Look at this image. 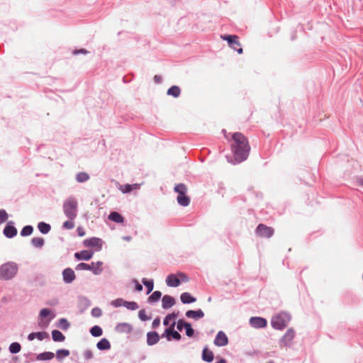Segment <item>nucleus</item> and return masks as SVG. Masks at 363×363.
<instances>
[{"label":"nucleus","mask_w":363,"mask_h":363,"mask_svg":"<svg viewBox=\"0 0 363 363\" xmlns=\"http://www.w3.org/2000/svg\"><path fill=\"white\" fill-rule=\"evenodd\" d=\"M232 139L233 143L231 146L235 160L237 162L245 161L250 150L247 138L242 133L238 132L232 135Z\"/></svg>","instance_id":"obj_1"},{"label":"nucleus","mask_w":363,"mask_h":363,"mask_svg":"<svg viewBox=\"0 0 363 363\" xmlns=\"http://www.w3.org/2000/svg\"><path fill=\"white\" fill-rule=\"evenodd\" d=\"M18 269V264L13 261H9L2 264L0 266V280H12L16 277Z\"/></svg>","instance_id":"obj_2"},{"label":"nucleus","mask_w":363,"mask_h":363,"mask_svg":"<svg viewBox=\"0 0 363 363\" xmlns=\"http://www.w3.org/2000/svg\"><path fill=\"white\" fill-rule=\"evenodd\" d=\"M78 202L74 196L68 197L63 203V212L66 217L74 220L77 216Z\"/></svg>","instance_id":"obj_3"},{"label":"nucleus","mask_w":363,"mask_h":363,"mask_svg":"<svg viewBox=\"0 0 363 363\" xmlns=\"http://www.w3.org/2000/svg\"><path fill=\"white\" fill-rule=\"evenodd\" d=\"M290 320V315L282 312L272 317L271 324L274 329L282 330L288 325Z\"/></svg>","instance_id":"obj_4"},{"label":"nucleus","mask_w":363,"mask_h":363,"mask_svg":"<svg viewBox=\"0 0 363 363\" xmlns=\"http://www.w3.org/2000/svg\"><path fill=\"white\" fill-rule=\"evenodd\" d=\"M55 314L52 313L48 308H43L39 313L38 324L40 328L48 327L50 321L55 318Z\"/></svg>","instance_id":"obj_5"},{"label":"nucleus","mask_w":363,"mask_h":363,"mask_svg":"<svg viewBox=\"0 0 363 363\" xmlns=\"http://www.w3.org/2000/svg\"><path fill=\"white\" fill-rule=\"evenodd\" d=\"M102 264H103V262L101 261H98L96 263L91 262V264H86L84 262H81L76 266L75 269L77 271H80V270L91 271L94 274L99 275L103 271V269L101 267Z\"/></svg>","instance_id":"obj_6"},{"label":"nucleus","mask_w":363,"mask_h":363,"mask_svg":"<svg viewBox=\"0 0 363 363\" xmlns=\"http://www.w3.org/2000/svg\"><path fill=\"white\" fill-rule=\"evenodd\" d=\"M295 336V332L292 328H289L284 335L279 340V346L281 347H289L291 345L292 340H294Z\"/></svg>","instance_id":"obj_7"},{"label":"nucleus","mask_w":363,"mask_h":363,"mask_svg":"<svg viewBox=\"0 0 363 363\" xmlns=\"http://www.w3.org/2000/svg\"><path fill=\"white\" fill-rule=\"evenodd\" d=\"M256 233L264 238H271L274 234V229L264 224H259L256 228Z\"/></svg>","instance_id":"obj_8"},{"label":"nucleus","mask_w":363,"mask_h":363,"mask_svg":"<svg viewBox=\"0 0 363 363\" xmlns=\"http://www.w3.org/2000/svg\"><path fill=\"white\" fill-rule=\"evenodd\" d=\"M174 325L175 322H173L170 327L164 330V333L162 335V337H166L168 341H170L172 338L176 340H179L182 336L177 331L174 330Z\"/></svg>","instance_id":"obj_9"},{"label":"nucleus","mask_w":363,"mask_h":363,"mask_svg":"<svg viewBox=\"0 0 363 363\" xmlns=\"http://www.w3.org/2000/svg\"><path fill=\"white\" fill-rule=\"evenodd\" d=\"M84 245L88 247H96V250L99 251L102 248V240L98 238H91L84 241Z\"/></svg>","instance_id":"obj_10"},{"label":"nucleus","mask_w":363,"mask_h":363,"mask_svg":"<svg viewBox=\"0 0 363 363\" xmlns=\"http://www.w3.org/2000/svg\"><path fill=\"white\" fill-rule=\"evenodd\" d=\"M250 324L255 328H264L267 325V321L265 318L261 317H252L250 319Z\"/></svg>","instance_id":"obj_11"},{"label":"nucleus","mask_w":363,"mask_h":363,"mask_svg":"<svg viewBox=\"0 0 363 363\" xmlns=\"http://www.w3.org/2000/svg\"><path fill=\"white\" fill-rule=\"evenodd\" d=\"M4 235L8 238H12L17 235V229L13 221H9L4 229Z\"/></svg>","instance_id":"obj_12"},{"label":"nucleus","mask_w":363,"mask_h":363,"mask_svg":"<svg viewBox=\"0 0 363 363\" xmlns=\"http://www.w3.org/2000/svg\"><path fill=\"white\" fill-rule=\"evenodd\" d=\"M214 344L218 347H224L228 344V338L223 331H219L214 340Z\"/></svg>","instance_id":"obj_13"},{"label":"nucleus","mask_w":363,"mask_h":363,"mask_svg":"<svg viewBox=\"0 0 363 363\" xmlns=\"http://www.w3.org/2000/svg\"><path fill=\"white\" fill-rule=\"evenodd\" d=\"M63 281L67 284L72 283L76 278L74 272L71 268H66L62 272Z\"/></svg>","instance_id":"obj_14"},{"label":"nucleus","mask_w":363,"mask_h":363,"mask_svg":"<svg viewBox=\"0 0 363 363\" xmlns=\"http://www.w3.org/2000/svg\"><path fill=\"white\" fill-rule=\"evenodd\" d=\"M166 283L168 286L177 287L180 285L181 280L177 277V275L170 274L166 278Z\"/></svg>","instance_id":"obj_15"},{"label":"nucleus","mask_w":363,"mask_h":363,"mask_svg":"<svg viewBox=\"0 0 363 363\" xmlns=\"http://www.w3.org/2000/svg\"><path fill=\"white\" fill-rule=\"evenodd\" d=\"M94 252L89 250H82L79 252H76L74 257L79 260H89L92 258Z\"/></svg>","instance_id":"obj_16"},{"label":"nucleus","mask_w":363,"mask_h":363,"mask_svg":"<svg viewBox=\"0 0 363 363\" xmlns=\"http://www.w3.org/2000/svg\"><path fill=\"white\" fill-rule=\"evenodd\" d=\"M160 340L159 335L157 332H149L147 334V344L150 346L154 345L158 342Z\"/></svg>","instance_id":"obj_17"},{"label":"nucleus","mask_w":363,"mask_h":363,"mask_svg":"<svg viewBox=\"0 0 363 363\" xmlns=\"http://www.w3.org/2000/svg\"><path fill=\"white\" fill-rule=\"evenodd\" d=\"M186 316L189 318L199 320L204 316V313L201 309L197 311L189 310L186 312Z\"/></svg>","instance_id":"obj_18"},{"label":"nucleus","mask_w":363,"mask_h":363,"mask_svg":"<svg viewBox=\"0 0 363 363\" xmlns=\"http://www.w3.org/2000/svg\"><path fill=\"white\" fill-rule=\"evenodd\" d=\"M162 308L164 309L169 308L175 303L174 298L169 295H164L162 300Z\"/></svg>","instance_id":"obj_19"},{"label":"nucleus","mask_w":363,"mask_h":363,"mask_svg":"<svg viewBox=\"0 0 363 363\" xmlns=\"http://www.w3.org/2000/svg\"><path fill=\"white\" fill-rule=\"evenodd\" d=\"M115 329H116V330L118 333H130L132 331L133 327L129 323H122L118 324L116 326Z\"/></svg>","instance_id":"obj_20"},{"label":"nucleus","mask_w":363,"mask_h":363,"mask_svg":"<svg viewBox=\"0 0 363 363\" xmlns=\"http://www.w3.org/2000/svg\"><path fill=\"white\" fill-rule=\"evenodd\" d=\"M55 354L52 352H44L40 354H39L36 359L38 361H47L50 360L52 358H54Z\"/></svg>","instance_id":"obj_21"},{"label":"nucleus","mask_w":363,"mask_h":363,"mask_svg":"<svg viewBox=\"0 0 363 363\" xmlns=\"http://www.w3.org/2000/svg\"><path fill=\"white\" fill-rule=\"evenodd\" d=\"M181 301L186 304V303H191L196 301V298L193 297L189 293L184 292L180 296Z\"/></svg>","instance_id":"obj_22"},{"label":"nucleus","mask_w":363,"mask_h":363,"mask_svg":"<svg viewBox=\"0 0 363 363\" xmlns=\"http://www.w3.org/2000/svg\"><path fill=\"white\" fill-rule=\"evenodd\" d=\"M96 347L99 350H107L111 348V344L106 338H102L98 342Z\"/></svg>","instance_id":"obj_23"},{"label":"nucleus","mask_w":363,"mask_h":363,"mask_svg":"<svg viewBox=\"0 0 363 363\" xmlns=\"http://www.w3.org/2000/svg\"><path fill=\"white\" fill-rule=\"evenodd\" d=\"M108 219L117 223H121L124 220L123 217L116 211L111 212L109 214Z\"/></svg>","instance_id":"obj_24"},{"label":"nucleus","mask_w":363,"mask_h":363,"mask_svg":"<svg viewBox=\"0 0 363 363\" xmlns=\"http://www.w3.org/2000/svg\"><path fill=\"white\" fill-rule=\"evenodd\" d=\"M181 94V89L178 86H172L169 89H168L167 91V94L169 96H172L175 98L179 96Z\"/></svg>","instance_id":"obj_25"},{"label":"nucleus","mask_w":363,"mask_h":363,"mask_svg":"<svg viewBox=\"0 0 363 363\" xmlns=\"http://www.w3.org/2000/svg\"><path fill=\"white\" fill-rule=\"evenodd\" d=\"M202 359L207 362H211L213 360V353L207 348L203 349Z\"/></svg>","instance_id":"obj_26"},{"label":"nucleus","mask_w":363,"mask_h":363,"mask_svg":"<svg viewBox=\"0 0 363 363\" xmlns=\"http://www.w3.org/2000/svg\"><path fill=\"white\" fill-rule=\"evenodd\" d=\"M52 337L55 342H63L65 339V335L57 330L52 331Z\"/></svg>","instance_id":"obj_27"},{"label":"nucleus","mask_w":363,"mask_h":363,"mask_svg":"<svg viewBox=\"0 0 363 363\" xmlns=\"http://www.w3.org/2000/svg\"><path fill=\"white\" fill-rule=\"evenodd\" d=\"M90 177L89 174L85 172H81L76 174V180L79 183H84L89 179Z\"/></svg>","instance_id":"obj_28"},{"label":"nucleus","mask_w":363,"mask_h":363,"mask_svg":"<svg viewBox=\"0 0 363 363\" xmlns=\"http://www.w3.org/2000/svg\"><path fill=\"white\" fill-rule=\"evenodd\" d=\"M177 202L179 205L182 206H187L190 203V198L187 196L186 194L178 195Z\"/></svg>","instance_id":"obj_29"},{"label":"nucleus","mask_w":363,"mask_h":363,"mask_svg":"<svg viewBox=\"0 0 363 363\" xmlns=\"http://www.w3.org/2000/svg\"><path fill=\"white\" fill-rule=\"evenodd\" d=\"M70 352L68 350L66 349H60L57 350L56 352V357L59 361H62L65 357L69 355Z\"/></svg>","instance_id":"obj_30"},{"label":"nucleus","mask_w":363,"mask_h":363,"mask_svg":"<svg viewBox=\"0 0 363 363\" xmlns=\"http://www.w3.org/2000/svg\"><path fill=\"white\" fill-rule=\"evenodd\" d=\"M38 228L43 234H47L51 230L50 225L45 222H40L38 224Z\"/></svg>","instance_id":"obj_31"},{"label":"nucleus","mask_w":363,"mask_h":363,"mask_svg":"<svg viewBox=\"0 0 363 363\" xmlns=\"http://www.w3.org/2000/svg\"><path fill=\"white\" fill-rule=\"evenodd\" d=\"M45 241L42 238H33L31 240V244L36 248H41L44 245Z\"/></svg>","instance_id":"obj_32"},{"label":"nucleus","mask_w":363,"mask_h":363,"mask_svg":"<svg viewBox=\"0 0 363 363\" xmlns=\"http://www.w3.org/2000/svg\"><path fill=\"white\" fill-rule=\"evenodd\" d=\"M162 296V293L159 291H154L148 298L149 303H155L158 301Z\"/></svg>","instance_id":"obj_33"},{"label":"nucleus","mask_w":363,"mask_h":363,"mask_svg":"<svg viewBox=\"0 0 363 363\" xmlns=\"http://www.w3.org/2000/svg\"><path fill=\"white\" fill-rule=\"evenodd\" d=\"M21 346L18 342H12L9 347V352L12 354L18 353L21 351Z\"/></svg>","instance_id":"obj_34"},{"label":"nucleus","mask_w":363,"mask_h":363,"mask_svg":"<svg viewBox=\"0 0 363 363\" xmlns=\"http://www.w3.org/2000/svg\"><path fill=\"white\" fill-rule=\"evenodd\" d=\"M174 191L178 193V195L186 194L187 188L184 184H179L175 186Z\"/></svg>","instance_id":"obj_35"},{"label":"nucleus","mask_w":363,"mask_h":363,"mask_svg":"<svg viewBox=\"0 0 363 363\" xmlns=\"http://www.w3.org/2000/svg\"><path fill=\"white\" fill-rule=\"evenodd\" d=\"M143 284L147 287V294H150L154 288V282L153 280H147L145 278L142 279Z\"/></svg>","instance_id":"obj_36"},{"label":"nucleus","mask_w":363,"mask_h":363,"mask_svg":"<svg viewBox=\"0 0 363 363\" xmlns=\"http://www.w3.org/2000/svg\"><path fill=\"white\" fill-rule=\"evenodd\" d=\"M90 333L94 337H99L102 335L103 331L101 327L98 325H94L91 328Z\"/></svg>","instance_id":"obj_37"},{"label":"nucleus","mask_w":363,"mask_h":363,"mask_svg":"<svg viewBox=\"0 0 363 363\" xmlns=\"http://www.w3.org/2000/svg\"><path fill=\"white\" fill-rule=\"evenodd\" d=\"M138 184H133V185L125 184V185L122 186L121 187V190L123 193H129L131 191H133V189H138Z\"/></svg>","instance_id":"obj_38"},{"label":"nucleus","mask_w":363,"mask_h":363,"mask_svg":"<svg viewBox=\"0 0 363 363\" xmlns=\"http://www.w3.org/2000/svg\"><path fill=\"white\" fill-rule=\"evenodd\" d=\"M33 228L31 225H26L21 231V235L23 237L28 236L32 234Z\"/></svg>","instance_id":"obj_39"},{"label":"nucleus","mask_w":363,"mask_h":363,"mask_svg":"<svg viewBox=\"0 0 363 363\" xmlns=\"http://www.w3.org/2000/svg\"><path fill=\"white\" fill-rule=\"evenodd\" d=\"M124 306L126 308H128L129 310H132V311L137 310L139 308L138 303L136 302H135V301H125Z\"/></svg>","instance_id":"obj_40"},{"label":"nucleus","mask_w":363,"mask_h":363,"mask_svg":"<svg viewBox=\"0 0 363 363\" xmlns=\"http://www.w3.org/2000/svg\"><path fill=\"white\" fill-rule=\"evenodd\" d=\"M240 44L238 41V38H236V40H235L232 44L230 46L231 48H233V50H237V52L239 53V54H241L242 53L243 50H242V48H238V47H240Z\"/></svg>","instance_id":"obj_41"},{"label":"nucleus","mask_w":363,"mask_h":363,"mask_svg":"<svg viewBox=\"0 0 363 363\" xmlns=\"http://www.w3.org/2000/svg\"><path fill=\"white\" fill-rule=\"evenodd\" d=\"M111 306H113L116 308L120 307L121 306H124L125 301L123 298H116V299L112 301L111 302Z\"/></svg>","instance_id":"obj_42"},{"label":"nucleus","mask_w":363,"mask_h":363,"mask_svg":"<svg viewBox=\"0 0 363 363\" xmlns=\"http://www.w3.org/2000/svg\"><path fill=\"white\" fill-rule=\"evenodd\" d=\"M9 215L4 209H0V225L7 220Z\"/></svg>","instance_id":"obj_43"},{"label":"nucleus","mask_w":363,"mask_h":363,"mask_svg":"<svg viewBox=\"0 0 363 363\" xmlns=\"http://www.w3.org/2000/svg\"><path fill=\"white\" fill-rule=\"evenodd\" d=\"M35 338L42 341L44 339L49 338V334L46 332H37L35 333Z\"/></svg>","instance_id":"obj_44"},{"label":"nucleus","mask_w":363,"mask_h":363,"mask_svg":"<svg viewBox=\"0 0 363 363\" xmlns=\"http://www.w3.org/2000/svg\"><path fill=\"white\" fill-rule=\"evenodd\" d=\"M222 38L225 40H227L228 43V45L229 46L231 45V44L235 41L236 40V38H238V37L237 35H224V36H222Z\"/></svg>","instance_id":"obj_45"},{"label":"nucleus","mask_w":363,"mask_h":363,"mask_svg":"<svg viewBox=\"0 0 363 363\" xmlns=\"http://www.w3.org/2000/svg\"><path fill=\"white\" fill-rule=\"evenodd\" d=\"M138 317L143 321H146L150 319V317L146 315V312L144 309H142L139 311Z\"/></svg>","instance_id":"obj_46"},{"label":"nucleus","mask_w":363,"mask_h":363,"mask_svg":"<svg viewBox=\"0 0 363 363\" xmlns=\"http://www.w3.org/2000/svg\"><path fill=\"white\" fill-rule=\"evenodd\" d=\"M73 220H74L69 219L68 220L64 222L63 225H62L63 228H66V229H68V230L74 228V223Z\"/></svg>","instance_id":"obj_47"},{"label":"nucleus","mask_w":363,"mask_h":363,"mask_svg":"<svg viewBox=\"0 0 363 363\" xmlns=\"http://www.w3.org/2000/svg\"><path fill=\"white\" fill-rule=\"evenodd\" d=\"M185 328V330H186V335L188 337L193 336V335H194V330L191 328V324L189 323L188 324H186V328Z\"/></svg>","instance_id":"obj_48"},{"label":"nucleus","mask_w":363,"mask_h":363,"mask_svg":"<svg viewBox=\"0 0 363 363\" xmlns=\"http://www.w3.org/2000/svg\"><path fill=\"white\" fill-rule=\"evenodd\" d=\"M175 317H176V315H175L174 313H172V314H169V315H167L164 318V320H163V324H164V325H168L169 324V321H170L171 320H172V319L175 318Z\"/></svg>","instance_id":"obj_49"},{"label":"nucleus","mask_w":363,"mask_h":363,"mask_svg":"<svg viewBox=\"0 0 363 363\" xmlns=\"http://www.w3.org/2000/svg\"><path fill=\"white\" fill-rule=\"evenodd\" d=\"M189 323L185 322L184 320L180 319L177 322V328L178 330L182 331L183 328H186V324H188Z\"/></svg>","instance_id":"obj_50"},{"label":"nucleus","mask_w":363,"mask_h":363,"mask_svg":"<svg viewBox=\"0 0 363 363\" xmlns=\"http://www.w3.org/2000/svg\"><path fill=\"white\" fill-rule=\"evenodd\" d=\"M102 314V312H101V310L99 308H94L92 310H91V315L94 316V317H100Z\"/></svg>","instance_id":"obj_51"},{"label":"nucleus","mask_w":363,"mask_h":363,"mask_svg":"<svg viewBox=\"0 0 363 363\" xmlns=\"http://www.w3.org/2000/svg\"><path fill=\"white\" fill-rule=\"evenodd\" d=\"M60 323L61 324L62 328L64 330H67L69 326L68 321L65 318H61L60 320Z\"/></svg>","instance_id":"obj_52"},{"label":"nucleus","mask_w":363,"mask_h":363,"mask_svg":"<svg viewBox=\"0 0 363 363\" xmlns=\"http://www.w3.org/2000/svg\"><path fill=\"white\" fill-rule=\"evenodd\" d=\"M177 275V277H179V279L181 280V282L182 281L186 282L189 281L188 277L184 273L179 272Z\"/></svg>","instance_id":"obj_53"},{"label":"nucleus","mask_w":363,"mask_h":363,"mask_svg":"<svg viewBox=\"0 0 363 363\" xmlns=\"http://www.w3.org/2000/svg\"><path fill=\"white\" fill-rule=\"evenodd\" d=\"M84 357L86 359H90L93 357V354H92V352L89 350H86V351H84Z\"/></svg>","instance_id":"obj_54"},{"label":"nucleus","mask_w":363,"mask_h":363,"mask_svg":"<svg viewBox=\"0 0 363 363\" xmlns=\"http://www.w3.org/2000/svg\"><path fill=\"white\" fill-rule=\"evenodd\" d=\"M160 324V319L159 318H156L152 324L153 328H157Z\"/></svg>","instance_id":"obj_55"},{"label":"nucleus","mask_w":363,"mask_h":363,"mask_svg":"<svg viewBox=\"0 0 363 363\" xmlns=\"http://www.w3.org/2000/svg\"><path fill=\"white\" fill-rule=\"evenodd\" d=\"M79 53L87 54L88 51L86 50H85V49H79V50H75L73 52V54H74V55H77V54H79Z\"/></svg>","instance_id":"obj_56"},{"label":"nucleus","mask_w":363,"mask_h":363,"mask_svg":"<svg viewBox=\"0 0 363 363\" xmlns=\"http://www.w3.org/2000/svg\"><path fill=\"white\" fill-rule=\"evenodd\" d=\"M77 230L79 236L83 237L85 235V231L82 228L79 227V228H77Z\"/></svg>","instance_id":"obj_57"},{"label":"nucleus","mask_w":363,"mask_h":363,"mask_svg":"<svg viewBox=\"0 0 363 363\" xmlns=\"http://www.w3.org/2000/svg\"><path fill=\"white\" fill-rule=\"evenodd\" d=\"M154 81H155V83H157V84H160V83H161V82H162V77H161V76H160V75H155V76L154 77Z\"/></svg>","instance_id":"obj_58"},{"label":"nucleus","mask_w":363,"mask_h":363,"mask_svg":"<svg viewBox=\"0 0 363 363\" xmlns=\"http://www.w3.org/2000/svg\"><path fill=\"white\" fill-rule=\"evenodd\" d=\"M135 290L138 291H141L143 290V286L140 284H139L137 281H135Z\"/></svg>","instance_id":"obj_59"},{"label":"nucleus","mask_w":363,"mask_h":363,"mask_svg":"<svg viewBox=\"0 0 363 363\" xmlns=\"http://www.w3.org/2000/svg\"><path fill=\"white\" fill-rule=\"evenodd\" d=\"M35 338V333H31L28 336V340L32 341Z\"/></svg>","instance_id":"obj_60"},{"label":"nucleus","mask_w":363,"mask_h":363,"mask_svg":"<svg viewBox=\"0 0 363 363\" xmlns=\"http://www.w3.org/2000/svg\"><path fill=\"white\" fill-rule=\"evenodd\" d=\"M357 183H358L359 186L363 189V179H358Z\"/></svg>","instance_id":"obj_61"},{"label":"nucleus","mask_w":363,"mask_h":363,"mask_svg":"<svg viewBox=\"0 0 363 363\" xmlns=\"http://www.w3.org/2000/svg\"><path fill=\"white\" fill-rule=\"evenodd\" d=\"M132 239V238L130 236H123V240H125V241H130Z\"/></svg>","instance_id":"obj_62"},{"label":"nucleus","mask_w":363,"mask_h":363,"mask_svg":"<svg viewBox=\"0 0 363 363\" xmlns=\"http://www.w3.org/2000/svg\"><path fill=\"white\" fill-rule=\"evenodd\" d=\"M216 363H227V362L224 359H220L219 361L216 362Z\"/></svg>","instance_id":"obj_63"},{"label":"nucleus","mask_w":363,"mask_h":363,"mask_svg":"<svg viewBox=\"0 0 363 363\" xmlns=\"http://www.w3.org/2000/svg\"><path fill=\"white\" fill-rule=\"evenodd\" d=\"M268 363H272V362H268Z\"/></svg>","instance_id":"obj_64"}]
</instances>
